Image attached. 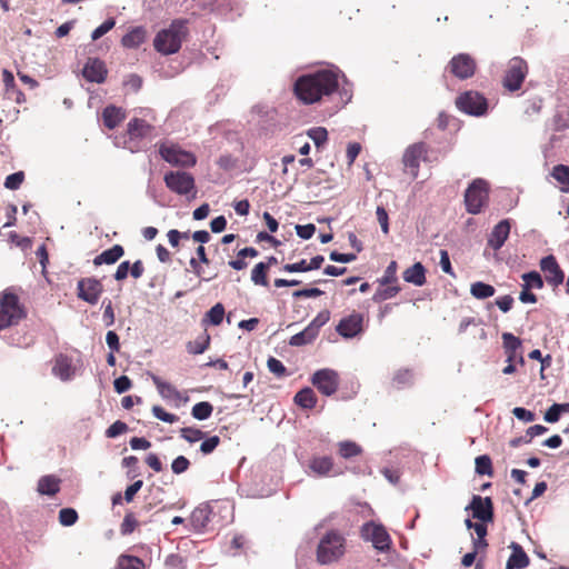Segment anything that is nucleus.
I'll return each instance as SVG.
<instances>
[{
    "instance_id": "nucleus-51",
    "label": "nucleus",
    "mask_w": 569,
    "mask_h": 569,
    "mask_svg": "<svg viewBox=\"0 0 569 569\" xmlns=\"http://www.w3.org/2000/svg\"><path fill=\"white\" fill-rule=\"evenodd\" d=\"M267 367L277 378H282L288 375L286 366L277 358L269 357L267 360Z\"/></svg>"
},
{
    "instance_id": "nucleus-26",
    "label": "nucleus",
    "mask_w": 569,
    "mask_h": 569,
    "mask_svg": "<svg viewBox=\"0 0 569 569\" xmlns=\"http://www.w3.org/2000/svg\"><path fill=\"white\" fill-rule=\"evenodd\" d=\"M216 9L230 19L240 17L244 10L242 0H214Z\"/></svg>"
},
{
    "instance_id": "nucleus-29",
    "label": "nucleus",
    "mask_w": 569,
    "mask_h": 569,
    "mask_svg": "<svg viewBox=\"0 0 569 569\" xmlns=\"http://www.w3.org/2000/svg\"><path fill=\"white\" fill-rule=\"evenodd\" d=\"M124 254V249L120 244H114L111 248L102 251L93 259L94 266L113 264Z\"/></svg>"
},
{
    "instance_id": "nucleus-13",
    "label": "nucleus",
    "mask_w": 569,
    "mask_h": 569,
    "mask_svg": "<svg viewBox=\"0 0 569 569\" xmlns=\"http://www.w3.org/2000/svg\"><path fill=\"white\" fill-rule=\"evenodd\" d=\"M465 510L471 511L472 518L483 523L492 522L495 518L493 502L490 497L473 495Z\"/></svg>"
},
{
    "instance_id": "nucleus-20",
    "label": "nucleus",
    "mask_w": 569,
    "mask_h": 569,
    "mask_svg": "<svg viewBox=\"0 0 569 569\" xmlns=\"http://www.w3.org/2000/svg\"><path fill=\"white\" fill-rule=\"evenodd\" d=\"M502 347L506 353V362H518L521 366L525 365V358L520 351L522 342L520 338L516 337L511 332H503Z\"/></svg>"
},
{
    "instance_id": "nucleus-8",
    "label": "nucleus",
    "mask_w": 569,
    "mask_h": 569,
    "mask_svg": "<svg viewBox=\"0 0 569 569\" xmlns=\"http://www.w3.org/2000/svg\"><path fill=\"white\" fill-rule=\"evenodd\" d=\"M488 198V184L483 179H475L465 192L466 210L471 214L481 212Z\"/></svg>"
},
{
    "instance_id": "nucleus-4",
    "label": "nucleus",
    "mask_w": 569,
    "mask_h": 569,
    "mask_svg": "<svg viewBox=\"0 0 569 569\" xmlns=\"http://www.w3.org/2000/svg\"><path fill=\"white\" fill-rule=\"evenodd\" d=\"M456 107L462 113L479 118L487 114L489 103L482 93L468 90L456 98Z\"/></svg>"
},
{
    "instance_id": "nucleus-2",
    "label": "nucleus",
    "mask_w": 569,
    "mask_h": 569,
    "mask_svg": "<svg viewBox=\"0 0 569 569\" xmlns=\"http://www.w3.org/2000/svg\"><path fill=\"white\" fill-rule=\"evenodd\" d=\"M186 21L176 19L168 28L160 30L154 39L153 47L161 54L168 56L178 52L183 38L187 36Z\"/></svg>"
},
{
    "instance_id": "nucleus-55",
    "label": "nucleus",
    "mask_w": 569,
    "mask_h": 569,
    "mask_svg": "<svg viewBox=\"0 0 569 569\" xmlns=\"http://www.w3.org/2000/svg\"><path fill=\"white\" fill-rule=\"evenodd\" d=\"M397 262L391 261L385 270L383 276L378 280L381 286L392 283L397 280Z\"/></svg>"
},
{
    "instance_id": "nucleus-63",
    "label": "nucleus",
    "mask_w": 569,
    "mask_h": 569,
    "mask_svg": "<svg viewBox=\"0 0 569 569\" xmlns=\"http://www.w3.org/2000/svg\"><path fill=\"white\" fill-rule=\"evenodd\" d=\"M295 229L297 236L303 240L312 238L316 232V226L313 223L297 224Z\"/></svg>"
},
{
    "instance_id": "nucleus-17",
    "label": "nucleus",
    "mask_w": 569,
    "mask_h": 569,
    "mask_svg": "<svg viewBox=\"0 0 569 569\" xmlns=\"http://www.w3.org/2000/svg\"><path fill=\"white\" fill-rule=\"evenodd\" d=\"M336 331L345 339H352L363 331V315L352 312L343 317L336 327Z\"/></svg>"
},
{
    "instance_id": "nucleus-9",
    "label": "nucleus",
    "mask_w": 569,
    "mask_h": 569,
    "mask_svg": "<svg viewBox=\"0 0 569 569\" xmlns=\"http://www.w3.org/2000/svg\"><path fill=\"white\" fill-rule=\"evenodd\" d=\"M361 537L366 541H370L375 549L386 552L390 549L391 538L386 528L380 523L369 521L361 527Z\"/></svg>"
},
{
    "instance_id": "nucleus-6",
    "label": "nucleus",
    "mask_w": 569,
    "mask_h": 569,
    "mask_svg": "<svg viewBox=\"0 0 569 569\" xmlns=\"http://www.w3.org/2000/svg\"><path fill=\"white\" fill-rule=\"evenodd\" d=\"M163 181L166 187L176 194H196V182L193 176L190 172L182 170L168 171L164 173Z\"/></svg>"
},
{
    "instance_id": "nucleus-43",
    "label": "nucleus",
    "mask_w": 569,
    "mask_h": 569,
    "mask_svg": "<svg viewBox=\"0 0 569 569\" xmlns=\"http://www.w3.org/2000/svg\"><path fill=\"white\" fill-rule=\"evenodd\" d=\"M476 472L480 476H492V462L488 455L478 456L475 460Z\"/></svg>"
},
{
    "instance_id": "nucleus-44",
    "label": "nucleus",
    "mask_w": 569,
    "mask_h": 569,
    "mask_svg": "<svg viewBox=\"0 0 569 569\" xmlns=\"http://www.w3.org/2000/svg\"><path fill=\"white\" fill-rule=\"evenodd\" d=\"M308 137L313 141L317 148L323 146L328 140V131L323 127H313L307 131Z\"/></svg>"
},
{
    "instance_id": "nucleus-49",
    "label": "nucleus",
    "mask_w": 569,
    "mask_h": 569,
    "mask_svg": "<svg viewBox=\"0 0 569 569\" xmlns=\"http://www.w3.org/2000/svg\"><path fill=\"white\" fill-rule=\"evenodd\" d=\"M329 320L330 311L322 310L312 319V321L307 327L309 329H312V331L318 336L320 328L323 327Z\"/></svg>"
},
{
    "instance_id": "nucleus-52",
    "label": "nucleus",
    "mask_w": 569,
    "mask_h": 569,
    "mask_svg": "<svg viewBox=\"0 0 569 569\" xmlns=\"http://www.w3.org/2000/svg\"><path fill=\"white\" fill-rule=\"evenodd\" d=\"M24 180V172L23 171H17L9 176H7L4 180V188L9 190H18L22 182Z\"/></svg>"
},
{
    "instance_id": "nucleus-19",
    "label": "nucleus",
    "mask_w": 569,
    "mask_h": 569,
    "mask_svg": "<svg viewBox=\"0 0 569 569\" xmlns=\"http://www.w3.org/2000/svg\"><path fill=\"white\" fill-rule=\"evenodd\" d=\"M428 147L425 142H416L410 144L403 152L402 163L406 168L410 169L412 176H418L420 161L426 159Z\"/></svg>"
},
{
    "instance_id": "nucleus-10",
    "label": "nucleus",
    "mask_w": 569,
    "mask_h": 569,
    "mask_svg": "<svg viewBox=\"0 0 569 569\" xmlns=\"http://www.w3.org/2000/svg\"><path fill=\"white\" fill-rule=\"evenodd\" d=\"M528 73L527 62L520 57H513L509 60L508 69L503 77V86L513 92L521 88V84Z\"/></svg>"
},
{
    "instance_id": "nucleus-14",
    "label": "nucleus",
    "mask_w": 569,
    "mask_h": 569,
    "mask_svg": "<svg viewBox=\"0 0 569 569\" xmlns=\"http://www.w3.org/2000/svg\"><path fill=\"white\" fill-rule=\"evenodd\" d=\"M220 505L218 501L211 503H203L197 507L190 516V526L196 532H202L207 527L213 522L216 509Z\"/></svg>"
},
{
    "instance_id": "nucleus-58",
    "label": "nucleus",
    "mask_w": 569,
    "mask_h": 569,
    "mask_svg": "<svg viewBox=\"0 0 569 569\" xmlns=\"http://www.w3.org/2000/svg\"><path fill=\"white\" fill-rule=\"evenodd\" d=\"M152 415L163 421V422H167V423H174L176 421H178V417L173 413H170V412H167L162 407L160 406H153L152 407Z\"/></svg>"
},
{
    "instance_id": "nucleus-38",
    "label": "nucleus",
    "mask_w": 569,
    "mask_h": 569,
    "mask_svg": "<svg viewBox=\"0 0 569 569\" xmlns=\"http://www.w3.org/2000/svg\"><path fill=\"white\" fill-rule=\"evenodd\" d=\"M318 336L312 331V329L306 327L302 331L293 335L290 338L289 345L292 347H302L311 343Z\"/></svg>"
},
{
    "instance_id": "nucleus-64",
    "label": "nucleus",
    "mask_w": 569,
    "mask_h": 569,
    "mask_svg": "<svg viewBox=\"0 0 569 569\" xmlns=\"http://www.w3.org/2000/svg\"><path fill=\"white\" fill-rule=\"evenodd\" d=\"M512 415L520 421L523 422H532L536 419V415L523 408V407H516L512 409Z\"/></svg>"
},
{
    "instance_id": "nucleus-18",
    "label": "nucleus",
    "mask_w": 569,
    "mask_h": 569,
    "mask_svg": "<svg viewBox=\"0 0 569 569\" xmlns=\"http://www.w3.org/2000/svg\"><path fill=\"white\" fill-rule=\"evenodd\" d=\"M539 266L541 271L545 273V279L548 284H550L553 288H557L563 283L565 272L560 268L553 254L543 257L540 260Z\"/></svg>"
},
{
    "instance_id": "nucleus-42",
    "label": "nucleus",
    "mask_w": 569,
    "mask_h": 569,
    "mask_svg": "<svg viewBox=\"0 0 569 569\" xmlns=\"http://www.w3.org/2000/svg\"><path fill=\"white\" fill-rule=\"evenodd\" d=\"M143 561L134 556L122 555L118 559L117 569H142Z\"/></svg>"
},
{
    "instance_id": "nucleus-28",
    "label": "nucleus",
    "mask_w": 569,
    "mask_h": 569,
    "mask_svg": "<svg viewBox=\"0 0 569 569\" xmlns=\"http://www.w3.org/2000/svg\"><path fill=\"white\" fill-rule=\"evenodd\" d=\"M402 278L406 282L412 283L417 287H421L426 283V268L421 262H416L402 273Z\"/></svg>"
},
{
    "instance_id": "nucleus-12",
    "label": "nucleus",
    "mask_w": 569,
    "mask_h": 569,
    "mask_svg": "<svg viewBox=\"0 0 569 569\" xmlns=\"http://www.w3.org/2000/svg\"><path fill=\"white\" fill-rule=\"evenodd\" d=\"M305 472L309 477L328 478L339 475L335 469L333 459L330 456L313 455L305 467Z\"/></svg>"
},
{
    "instance_id": "nucleus-24",
    "label": "nucleus",
    "mask_w": 569,
    "mask_h": 569,
    "mask_svg": "<svg viewBox=\"0 0 569 569\" xmlns=\"http://www.w3.org/2000/svg\"><path fill=\"white\" fill-rule=\"evenodd\" d=\"M509 548L512 552L507 560L506 569H523L529 566L530 559L518 542H511Z\"/></svg>"
},
{
    "instance_id": "nucleus-31",
    "label": "nucleus",
    "mask_w": 569,
    "mask_h": 569,
    "mask_svg": "<svg viewBox=\"0 0 569 569\" xmlns=\"http://www.w3.org/2000/svg\"><path fill=\"white\" fill-rule=\"evenodd\" d=\"M146 34L147 32L143 27H134L122 37L121 43L124 48H138L141 43L144 42Z\"/></svg>"
},
{
    "instance_id": "nucleus-45",
    "label": "nucleus",
    "mask_w": 569,
    "mask_h": 569,
    "mask_svg": "<svg viewBox=\"0 0 569 569\" xmlns=\"http://www.w3.org/2000/svg\"><path fill=\"white\" fill-rule=\"evenodd\" d=\"M267 272V267L258 262L251 270V281L256 286H268Z\"/></svg>"
},
{
    "instance_id": "nucleus-34",
    "label": "nucleus",
    "mask_w": 569,
    "mask_h": 569,
    "mask_svg": "<svg viewBox=\"0 0 569 569\" xmlns=\"http://www.w3.org/2000/svg\"><path fill=\"white\" fill-rule=\"evenodd\" d=\"M152 382L157 387V390L159 395L163 399H178L179 398V391L176 387H173L171 383L163 381L160 377L152 375L151 376Z\"/></svg>"
},
{
    "instance_id": "nucleus-37",
    "label": "nucleus",
    "mask_w": 569,
    "mask_h": 569,
    "mask_svg": "<svg viewBox=\"0 0 569 569\" xmlns=\"http://www.w3.org/2000/svg\"><path fill=\"white\" fill-rule=\"evenodd\" d=\"M223 317L224 307L222 303L218 302L207 311L204 318L202 319V322L212 326H219L222 322Z\"/></svg>"
},
{
    "instance_id": "nucleus-33",
    "label": "nucleus",
    "mask_w": 569,
    "mask_h": 569,
    "mask_svg": "<svg viewBox=\"0 0 569 569\" xmlns=\"http://www.w3.org/2000/svg\"><path fill=\"white\" fill-rule=\"evenodd\" d=\"M293 400L295 403L302 409H313L317 405V397L310 387H305L299 390Z\"/></svg>"
},
{
    "instance_id": "nucleus-53",
    "label": "nucleus",
    "mask_w": 569,
    "mask_h": 569,
    "mask_svg": "<svg viewBox=\"0 0 569 569\" xmlns=\"http://www.w3.org/2000/svg\"><path fill=\"white\" fill-rule=\"evenodd\" d=\"M551 176L561 184H569V167L565 164H557L552 168Z\"/></svg>"
},
{
    "instance_id": "nucleus-62",
    "label": "nucleus",
    "mask_w": 569,
    "mask_h": 569,
    "mask_svg": "<svg viewBox=\"0 0 569 569\" xmlns=\"http://www.w3.org/2000/svg\"><path fill=\"white\" fill-rule=\"evenodd\" d=\"M377 220L385 234L389 233V217L387 210L382 206H378L376 210Z\"/></svg>"
},
{
    "instance_id": "nucleus-48",
    "label": "nucleus",
    "mask_w": 569,
    "mask_h": 569,
    "mask_svg": "<svg viewBox=\"0 0 569 569\" xmlns=\"http://www.w3.org/2000/svg\"><path fill=\"white\" fill-rule=\"evenodd\" d=\"M78 518H79L78 512L73 508H62L59 511V522L63 527L73 526L77 522Z\"/></svg>"
},
{
    "instance_id": "nucleus-1",
    "label": "nucleus",
    "mask_w": 569,
    "mask_h": 569,
    "mask_svg": "<svg viewBox=\"0 0 569 569\" xmlns=\"http://www.w3.org/2000/svg\"><path fill=\"white\" fill-rule=\"evenodd\" d=\"M293 93L306 106L338 96L337 107L347 106L353 96V84L335 64H327L300 74L293 82Z\"/></svg>"
},
{
    "instance_id": "nucleus-15",
    "label": "nucleus",
    "mask_w": 569,
    "mask_h": 569,
    "mask_svg": "<svg viewBox=\"0 0 569 569\" xmlns=\"http://www.w3.org/2000/svg\"><path fill=\"white\" fill-rule=\"evenodd\" d=\"M448 69L456 78L466 80L475 74L476 61L468 53H458L449 61Z\"/></svg>"
},
{
    "instance_id": "nucleus-30",
    "label": "nucleus",
    "mask_w": 569,
    "mask_h": 569,
    "mask_svg": "<svg viewBox=\"0 0 569 569\" xmlns=\"http://www.w3.org/2000/svg\"><path fill=\"white\" fill-rule=\"evenodd\" d=\"M392 386L398 389L410 388L415 383V371L409 368H400L393 372Z\"/></svg>"
},
{
    "instance_id": "nucleus-39",
    "label": "nucleus",
    "mask_w": 569,
    "mask_h": 569,
    "mask_svg": "<svg viewBox=\"0 0 569 569\" xmlns=\"http://www.w3.org/2000/svg\"><path fill=\"white\" fill-rule=\"evenodd\" d=\"M339 455L343 459H350L352 457L359 456L362 452L361 447L355 441L345 440L338 443Z\"/></svg>"
},
{
    "instance_id": "nucleus-50",
    "label": "nucleus",
    "mask_w": 569,
    "mask_h": 569,
    "mask_svg": "<svg viewBox=\"0 0 569 569\" xmlns=\"http://www.w3.org/2000/svg\"><path fill=\"white\" fill-rule=\"evenodd\" d=\"M138 458L136 456L124 457L121 461L122 467L128 468L127 478L134 479L139 476Z\"/></svg>"
},
{
    "instance_id": "nucleus-36",
    "label": "nucleus",
    "mask_w": 569,
    "mask_h": 569,
    "mask_svg": "<svg viewBox=\"0 0 569 569\" xmlns=\"http://www.w3.org/2000/svg\"><path fill=\"white\" fill-rule=\"evenodd\" d=\"M209 345L210 336L207 332H203L193 341H189L186 348L190 355H201L208 349Z\"/></svg>"
},
{
    "instance_id": "nucleus-41",
    "label": "nucleus",
    "mask_w": 569,
    "mask_h": 569,
    "mask_svg": "<svg viewBox=\"0 0 569 569\" xmlns=\"http://www.w3.org/2000/svg\"><path fill=\"white\" fill-rule=\"evenodd\" d=\"M523 283L521 287H526L527 289H542L543 288V279L538 271H529L521 276Z\"/></svg>"
},
{
    "instance_id": "nucleus-21",
    "label": "nucleus",
    "mask_w": 569,
    "mask_h": 569,
    "mask_svg": "<svg viewBox=\"0 0 569 569\" xmlns=\"http://www.w3.org/2000/svg\"><path fill=\"white\" fill-rule=\"evenodd\" d=\"M107 67L98 58H89L83 66L82 76L89 82L102 83L107 78Z\"/></svg>"
},
{
    "instance_id": "nucleus-5",
    "label": "nucleus",
    "mask_w": 569,
    "mask_h": 569,
    "mask_svg": "<svg viewBox=\"0 0 569 569\" xmlns=\"http://www.w3.org/2000/svg\"><path fill=\"white\" fill-rule=\"evenodd\" d=\"M24 316L18 296L4 292L0 298V330L17 325Z\"/></svg>"
},
{
    "instance_id": "nucleus-16",
    "label": "nucleus",
    "mask_w": 569,
    "mask_h": 569,
    "mask_svg": "<svg viewBox=\"0 0 569 569\" xmlns=\"http://www.w3.org/2000/svg\"><path fill=\"white\" fill-rule=\"evenodd\" d=\"M77 291L79 299L90 305H96L103 292V286L97 278H82L77 283Z\"/></svg>"
},
{
    "instance_id": "nucleus-56",
    "label": "nucleus",
    "mask_w": 569,
    "mask_h": 569,
    "mask_svg": "<svg viewBox=\"0 0 569 569\" xmlns=\"http://www.w3.org/2000/svg\"><path fill=\"white\" fill-rule=\"evenodd\" d=\"M102 307H103L102 321L106 327H111L114 323V311H113L111 300L104 299L102 301Z\"/></svg>"
},
{
    "instance_id": "nucleus-23",
    "label": "nucleus",
    "mask_w": 569,
    "mask_h": 569,
    "mask_svg": "<svg viewBox=\"0 0 569 569\" xmlns=\"http://www.w3.org/2000/svg\"><path fill=\"white\" fill-rule=\"evenodd\" d=\"M52 373L63 382L72 380L76 373L72 359L63 353L58 355L53 362Z\"/></svg>"
},
{
    "instance_id": "nucleus-57",
    "label": "nucleus",
    "mask_w": 569,
    "mask_h": 569,
    "mask_svg": "<svg viewBox=\"0 0 569 569\" xmlns=\"http://www.w3.org/2000/svg\"><path fill=\"white\" fill-rule=\"evenodd\" d=\"M128 431V425L121 420L114 421L107 430V438H117Z\"/></svg>"
},
{
    "instance_id": "nucleus-25",
    "label": "nucleus",
    "mask_w": 569,
    "mask_h": 569,
    "mask_svg": "<svg viewBox=\"0 0 569 569\" xmlns=\"http://www.w3.org/2000/svg\"><path fill=\"white\" fill-rule=\"evenodd\" d=\"M152 130V126L146 122L143 119L133 118L127 124V133L131 143L133 140L142 139L147 137Z\"/></svg>"
},
{
    "instance_id": "nucleus-3",
    "label": "nucleus",
    "mask_w": 569,
    "mask_h": 569,
    "mask_svg": "<svg viewBox=\"0 0 569 569\" xmlns=\"http://www.w3.org/2000/svg\"><path fill=\"white\" fill-rule=\"evenodd\" d=\"M345 546L346 539L339 531H327L318 542L317 561L323 566L337 562L345 553Z\"/></svg>"
},
{
    "instance_id": "nucleus-47",
    "label": "nucleus",
    "mask_w": 569,
    "mask_h": 569,
    "mask_svg": "<svg viewBox=\"0 0 569 569\" xmlns=\"http://www.w3.org/2000/svg\"><path fill=\"white\" fill-rule=\"evenodd\" d=\"M400 291V287L399 286H392V287H387V288H379L373 297H372V300L375 302H382V301H386L388 299H391L393 297H396Z\"/></svg>"
},
{
    "instance_id": "nucleus-61",
    "label": "nucleus",
    "mask_w": 569,
    "mask_h": 569,
    "mask_svg": "<svg viewBox=\"0 0 569 569\" xmlns=\"http://www.w3.org/2000/svg\"><path fill=\"white\" fill-rule=\"evenodd\" d=\"M137 525H138V522H137L133 513L129 512L123 518L120 531H121V533L123 536L130 535V533L133 532V530L136 529Z\"/></svg>"
},
{
    "instance_id": "nucleus-40",
    "label": "nucleus",
    "mask_w": 569,
    "mask_h": 569,
    "mask_svg": "<svg viewBox=\"0 0 569 569\" xmlns=\"http://www.w3.org/2000/svg\"><path fill=\"white\" fill-rule=\"evenodd\" d=\"M212 411H213V406L208 402V401H201V402H197L192 409H191V415L194 419L197 420H207L208 418H210V416L212 415Z\"/></svg>"
},
{
    "instance_id": "nucleus-54",
    "label": "nucleus",
    "mask_w": 569,
    "mask_h": 569,
    "mask_svg": "<svg viewBox=\"0 0 569 569\" xmlns=\"http://www.w3.org/2000/svg\"><path fill=\"white\" fill-rule=\"evenodd\" d=\"M116 24V20L114 18H108L107 20H104L99 27H97L92 33H91V39L93 41L100 39L101 37H103L107 32H109Z\"/></svg>"
},
{
    "instance_id": "nucleus-35",
    "label": "nucleus",
    "mask_w": 569,
    "mask_h": 569,
    "mask_svg": "<svg viewBox=\"0 0 569 569\" xmlns=\"http://www.w3.org/2000/svg\"><path fill=\"white\" fill-rule=\"evenodd\" d=\"M495 292H496V289L493 286L482 282V281L473 282L470 287L471 296L479 300L490 298L495 295Z\"/></svg>"
},
{
    "instance_id": "nucleus-22",
    "label": "nucleus",
    "mask_w": 569,
    "mask_h": 569,
    "mask_svg": "<svg viewBox=\"0 0 569 569\" xmlns=\"http://www.w3.org/2000/svg\"><path fill=\"white\" fill-rule=\"evenodd\" d=\"M510 228L509 219L499 221L489 233L487 244L496 251L501 249L509 237Z\"/></svg>"
},
{
    "instance_id": "nucleus-60",
    "label": "nucleus",
    "mask_w": 569,
    "mask_h": 569,
    "mask_svg": "<svg viewBox=\"0 0 569 569\" xmlns=\"http://www.w3.org/2000/svg\"><path fill=\"white\" fill-rule=\"evenodd\" d=\"M190 461L184 456H178L171 462V470L176 475H181L188 470Z\"/></svg>"
},
{
    "instance_id": "nucleus-32",
    "label": "nucleus",
    "mask_w": 569,
    "mask_h": 569,
    "mask_svg": "<svg viewBox=\"0 0 569 569\" xmlns=\"http://www.w3.org/2000/svg\"><path fill=\"white\" fill-rule=\"evenodd\" d=\"M60 491V479L53 475L42 476L38 480V492L44 496H54Z\"/></svg>"
},
{
    "instance_id": "nucleus-27",
    "label": "nucleus",
    "mask_w": 569,
    "mask_h": 569,
    "mask_svg": "<svg viewBox=\"0 0 569 569\" xmlns=\"http://www.w3.org/2000/svg\"><path fill=\"white\" fill-rule=\"evenodd\" d=\"M126 118V111L117 106L109 104L102 111V121L108 129H114Z\"/></svg>"
},
{
    "instance_id": "nucleus-46",
    "label": "nucleus",
    "mask_w": 569,
    "mask_h": 569,
    "mask_svg": "<svg viewBox=\"0 0 569 569\" xmlns=\"http://www.w3.org/2000/svg\"><path fill=\"white\" fill-rule=\"evenodd\" d=\"M180 436L186 441L194 443L204 439L206 433L198 428L184 427L180 430Z\"/></svg>"
},
{
    "instance_id": "nucleus-7",
    "label": "nucleus",
    "mask_w": 569,
    "mask_h": 569,
    "mask_svg": "<svg viewBox=\"0 0 569 569\" xmlns=\"http://www.w3.org/2000/svg\"><path fill=\"white\" fill-rule=\"evenodd\" d=\"M161 158L176 167L191 168L197 163V157L174 143H161L159 147Z\"/></svg>"
},
{
    "instance_id": "nucleus-11",
    "label": "nucleus",
    "mask_w": 569,
    "mask_h": 569,
    "mask_svg": "<svg viewBox=\"0 0 569 569\" xmlns=\"http://www.w3.org/2000/svg\"><path fill=\"white\" fill-rule=\"evenodd\" d=\"M311 383L323 396L330 397L335 395L339 388V375L333 369H319L312 375Z\"/></svg>"
},
{
    "instance_id": "nucleus-59",
    "label": "nucleus",
    "mask_w": 569,
    "mask_h": 569,
    "mask_svg": "<svg viewBox=\"0 0 569 569\" xmlns=\"http://www.w3.org/2000/svg\"><path fill=\"white\" fill-rule=\"evenodd\" d=\"M219 443L220 438L218 436H211L209 438H206L200 445V451L203 455H210L216 450Z\"/></svg>"
}]
</instances>
